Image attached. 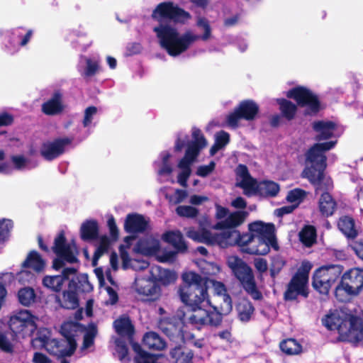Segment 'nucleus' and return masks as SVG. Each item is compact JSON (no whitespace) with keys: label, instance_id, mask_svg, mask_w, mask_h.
Returning a JSON list of instances; mask_svg holds the SVG:
<instances>
[{"label":"nucleus","instance_id":"39448f33","mask_svg":"<svg viewBox=\"0 0 363 363\" xmlns=\"http://www.w3.org/2000/svg\"><path fill=\"white\" fill-rule=\"evenodd\" d=\"M335 141L318 143L314 145L306 153L307 167L303 172V176L314 184H318V189L322 188V183L325 180L326 189L332 187L330 179H325L323 171L326 167L325 152L335 145Z\"/></svg>","mask_w":363,"mask_h":363},{"label":"nucleus","instance_id":"6e6552de","mask_svg":"<svg viewBox=\"0 0 363 363\" xmlns=\"http://www.w3.org/2000/svg\"><path fill=\"white\" fill-rule=\"evenodd\" d=\"M249 230L257 244L252 243L250 245V253L264 255L269 252L270 247L276 250L279 249L273 224L255 221L249 225Z\"/></svg>","mask_w":363,"mask_h":363},{"label":"nucleus","instance_id":"774afa93","mask_svg":"<svg viewBox=\"0 0 363 363\" xmlns=\"http://www.w3.org/2000/svg\"><path fill=\"white\" fill-rule=\"evenodd\" d=\"M254 265L256 269L262 274L267 270L268 264L266 259L263 258H256L254 260Z\"/></svg>","mask_w":363,"mask_h":363},{"label":"nucleus","instance_id":"c756f323","mask_svg":"<svg viewBox=\"0 0 363 363\" xmlns=\"http://www.w3.org/2000/svg\"><path fill=\"white\" fill-rule=\"evenodd\" d=\"M124 246L121 247V255L125 268H132L135 271L144 270L148 268L149 262L145 259H129L128 254L123 250Z\"/></svg>","mask_w":363,"mask_h":363},{"label":"nucleus","instance_id":"f03ea898","mask_svg":"<svg viewBox=\"0 0 363 363\" xmlns=\"http://www.w3.org/2000/svg\"><path fill=\"white\" fill-rule=\"evenodd\" d=\"M52 249L57 255L53 261V268L56 270L63 268V270L60 275L45 276L43 284L53 291H59L65 281L76 274L74 267H65V265L78 262L79 250L74 240H67L62 233L55 238Z\"/></svg>","mask_w":363,"mask_h":363},{"label":"nucleus","instance_id":"b1692460","mask_svg":"<svg viewBox=\"0 0 363 363\" xmlns=\"http://www.w3.org/2000/svg\"><path fill=\"white\" fill-rule=\"evenodd\" d=\"M313 129L316 133V140L318 141L331 138L335 135L336 125L330 121H318L313 123Z\"/></svg>","mask_w":363,"mask_h":363},{"label":"nucleus","instance_id":"f257e3e1","mask_svg":"<svg viewBox=\"0 0 363 363\" xmlns=\"http://www.w3.org/2000/svg\"><path fill=\"white\" fill-rule=\"evenodd\" d=\"M152 17L159 22L153 28L160 45L173 57L185 52L199 38L198 35L187 30L181 35L177 28L167 20L174 23H185L191 18V15L177 4L165 1L159 4L152 12Z\"/></svg>","mask_w":363,"mask_h":363},{"label":"nucleus","instance_id":"f3484780","mask_svg":"<svg viewBox=\"0 0 363 363\" xmlns=\"http://www.w3.org/2000/svg\"><path fill=\"white\" fill-rule=\"evenodd\" d=\"M134 251L146 256H155L161 262L171 261L175 255V252L172 251L163 250L160 240L152 235L140 240L135 246Z\"/></svg>","mask_w":363,"mask_h":363},{"label":"nucleus","instance_id":"c9c22d12","mask_svg":"<svg viewBox=\"0 0 363 363\" xmlns=\"http://www.w3.org/2000/svg\"><path fill=\"white\" fill-rule=\"evenodd\" d=\"M335 201L328 193H324L321 195L319 200V208L323 216H331L335 209Z\"/></svg>","mask_w":363,"mask_h":363},{"label":"nucleus","instance_id":"dca6fc26","mask_svg":"<svg viewBox=\"0 0 363 363\" xmlns=\"http://www.w3.org/2000/svg\"><path fill=\"white\" fill-rule=\"evenodd\" d=\"M312 268V265L309 262L304 261L302 262L297 273L290 281L288 289L285 293V298L287 300H294L298 295L304 297L308 296V273Z\"/></svg>","mask_w":363,"mask_h":363},{"label":"nucleus","instance_id":"3c124183","mask_svg":"<svg viewBox=\"0 0 363 363\" xmlns=\"http://www.w3.org/2000/svg\"><path fill=\"white\" fill-rule=\"evenodd\" d=\"M196 26L198 28L203 30V34L201 36H199V39H201L203 40H208L211 36V28L209 25L208 21L203 17H198L196 21Z\"/></svg>","mask_w":363,"mask_h":363},{"label":"nucleus","instance_id":"79ce46f5","mask_svg":"<svg viewBox=\"0 0 363 363\" xmlns=\"http://www.w3.org/2000/svg\"><path fill=\"white\" fill-rule=\"evenodd\" d=\"M18 298L23 306H30L35 302L36 294L33 288L24 287L18 291Z\"/></svg>","mask_w":363,"mask_h":363},{"label":"nucleus","instance_id":"680f3d73","mask_svg":"<svg viewBox=\"0 0 363 363\" xmlns=\"http://www.w3.org/2000/svg\"><path fill=\"white\" fill-rule=\"evenodd\" d=\"M285 262L284 260L280 257H275L272 259V264H271V275L272 277L276 276L280 270L282 269V267L284 266Z\"/></svg>","mask_w":363,"mask_h":363},{"label":"nucleus","instance_id":"338daca9","mask_svg":"<svg viewBox=\"0 0 363 363\" xmlns=\"http://www.w3.org/2000/svg\"><path fill=\"white\" fill-rule=\"evenodd\" d=\"M352 250L354 251L357 256L363 260V240L360 239L353 242L351 244Z\"/></svg>","mask_w":363,"mask_h":363},{"label":"nucleus","instance_id":"7c9ffc66","mask_svg":"<svg viewBox=\"0 0 363 363\" xmlns=\"http://www.w3.org/2000/svg\"><path fill=\"white\" fill-rule=\"evenodd\" d=\"M175 363H193L194 354L192 351L184 347H178L170 352Z\"/></svg>","mask_w":363,"mask_h":363},{"label":"nucleus","instance_id":"4c0bfd02","mask_svg":"<svg viewBox=\"0 0 363 363\" xmlns=\"http://www.w3.org/2000/svg\"><path fill=\"white\" fill-rule=\"evenodd\" d=\"M217 301L219 304L212 307L213 313H218L221 319L222 315H226L231 312L233 309L232 301L229 295H224L222 298H217Z\"/></svg>","mask_w":363,"mask_h":363},{"label":"nucleus","instance_id":"393cba45","mask_svg":"<svg viewBox=\"0 0 363 363\" xmlns=\"http://www.w3.org/2000/svg\"><path fill=\"white\" fill-rule=\"evenodd\" d=\"M148 228L146 219L138 214H130L125 222V229L128 233H142Z\"/></svg>","mask_w":363,"mask_h":363},{"label":"nucleus","instance_id":"5701e85b","mask_svg":"<svg viewBox=\"0 0 363 363\" xmlns=\"http://www.w3.org/2000/svg\"><path fill=\"white\" fill-rule=\"evenodd\" d=\"M70 143L71 140L69 138L45 142L41 147L40 153L45 159L52 160L62 155L65 151V146Z\"/></svg>","mask_w":363,"mask_h":363},{"label":"nucleus","instance_id":"ddd939ff","mask_svg":"<svg viewBox=\"0 0 363 363\" xmlns=\"http://www.w3.org/2000/svg\"><path fill=\"white\" fill-rule=\"evenodd\" d=\"M362 287L363 269H351L342 276L341 282L335 289V296L340 301H347L351 296L358 294Z\"/></svg>","mask_w":363,"mask_h":363},{"label":"nucleus","instance_id":"f704fd0d","mask_svg":"<svg viewBox=\"0 0 363 363\" xmlns=\"http://www.w3.org/2000/svg\"><path fill=\"white\" fill-rule=\"evenodd\" d=\"M116 333L121 336L130 337L133 333V326L127 317H121L114 322Z\"/></svg>","mask_w":363,"mask_h":363},{"label":"nucleus","instance_id":"a878e982","mask_svg":"<svg viewBox=\"0 0 363 363\" xmlns=\"http://www.w3.org/2000/svg\"><path fill=\"white\" fill-rule=\"evenodd\" d=\"M62 96L59 92H55L52 96L42 105V111L46 115H56L64 110Z\"/></svg>","mask_w":363,"mask_h":363},{"label":"nucleus","instance_id":"8fccbe9b","mask_svg":"<svg viewBox=\"0 0 363 363\" xmlns=\"http://www.w3.org/2000/svg\"><path fill=\"white\" fill-rule=\"evenodd\" d=\"M97 330L94 325H89L84 336V342L82 347V350H88L94 344V339L96 335Z\"/></svg>","mask_w":363,"mask_h":363},{"label":"nucleus","instance_id":"4468645a","mask_svg":"<svg viewBox=\"0 0 363 363\" xmlns=\"http://www.w3.org/2000/svg\"><path fill=\"white\" fill-rule=\"evenodd\" d=\"M38 318L28 310L14 311L10 316L9 327L17 338L30 337L37 329Z\"/></svg>","mask_w":363,"mask_h":363},{"label":"nucleus","instance_id":"0e129e2a","mask_svg":"<svg viewBox=\"0 0 363 363\" xmlns=\"http://www.w3.org/2000/svg\"><path fill=\"white\" fill-rule=\"evenodd\" d=\"M11 160L18 169H23L28 167V161L23 156H13Z\"/></svg>","mask_w":363,"mask_h":363},{"label":"nucleus","instance_id":"603ef678","mask_svg":"<svg viewBox=\"0 0 363 363\" xmlns=\"http://www.w3.org/2000/svg\"><path fill=\"white\" fill-rule=\"evenodd\" d=\"M199 267L201 269L203 274L206 275H216L220 272L218 266L212 262H206L201 259L197 262Z\"/></svg>","mask_w":363,"mask_h":363},{"label":"nucleus","instance_id":"49530a36","mask_svg":"<svg viewBox=\"0 0 363 363\" xmlns=\"http://www.w3.org/2000/svg\"><path fill=\"white\" fill-rule=\"evenodd\" d=\"M277 103L283 116L289 120L292 119L296 112V106L286 99H277Z\"/></svg>","mask_w":363,"mask_h":363},{"label":"nucleus","instance_id":"e2e57ef3","mask_svg":"<svg viewBox=\"0 0 363 363\" xmlns=\"http://www.w3.org/2000/svg\"><path fill=\"white\" fill-rule=\"evenodd\" d=\"M216 163L211 162L208 165H201L197 168V175L205 177L209 175L215 169Z\"/></svg>","mask_w":363,"mask_h":363},{"label":"nucleus","instance_id":"37998d69","mask_svg":"<svg viewBox=\"0 0 363 363\" xmlns=\"http://www.w3.org/2000/svg\"><path fill=\"white\" fill-rule=\"evenodd\" d=\"M338 228L348 238H354L357 234L354 220L350 217L340 218L338 221Z\"/></svg>","mask_w":363,"mask_h":363},{"label":"nucleus","instance_id":"58836bf2","mask_svg":"<svg viewBox=\"0 0 363 363\" xmlns=\"http://www.w3.org/2000/svg\"><path fill=\"white\" fill-rule=\"evenodd\" d=\"M280 349L288 355H296L302 352L301 345L294 339H287L280 343Z\"/></svg>","mask_w":363,"mask_h":363},{"label":"nucleus","instance_id":"de8ad7c7","mask_svg":"<svg viewBox=\"0 0 363 363\" xmlns=\"http://www.w3.org/2000/svg\"><path fill=\"white\" fill-rule=\"evenodd\" d=\"M215 144L210 150L211 155H214L220 149L226 145L229 142V134L224 131H220L216 135Z\"/></svg>","mask_w":363,"mask_h":363},{"label":"nucleus","instance_id":"e433bc0d","mask_svg":"<svg viewBox=\"0 0 363 363\" xmlns=\"http://www.w3.org/2000/svg\"><path fill=\"white\" fill-rule=\"evenodd\" d=\"M237 311L238 318L242 322H248L253 315L254 308L249 301L242 299L237 306Z\"/></svg>","mask_w":363,"mask_h":363},{"label":"nucleus","instance_id":"2eb2a0df","mask_svg":"<svg viewBox=\"0 0 363 363\" xmlns=\"http://www.w3.org/2000/svg\"><path fill=\"white\" fill-rule=\"evenodd\" d=\"M343 268L338 264L323 266L315 270L313 286L320 294H327L333 284L340 279Z\"/></svg>","mask_w":363,"mask_h":363},{"label":"nucleus","instance_id":"ea45409f","mask_svg":"<svg viewBox=\"0 0 363 363\" xmlns=\"http://www.w3.org/2000/svg\"><path fill=\"white\" fill-rule=\"evenodd\" d=\"M132 347L136 353L135 357V363H155L157 357L143 351L140 345L136 342H132Z\"/></svg>","mask_w":363,"mask_h":363},{"label":"nucleus","instance_id":"c85d7f7f","mask_svg":"<svg viewBox=\"0 0 363 363\" xmlns=\"http://www.w3.org/2000/svg\"><path fill=\"white\" fill-rule=\"evenodd\" d=\"M78 71L84 77H90L96 74L99 70L98 62L85 56L79 58Z\"/></svg>","mask_w":363,"mask_h":363},{"label":"nucleus","instance_id":"9b49d317","mask_svg":"<svg viewBox=\"0 0 363 363\" xmlns=\"http://www.w3.org/2000/svg\"><path fill=\"white\" fill-rule=\"evenodd\" d=\"M191 310L184 315V322L191 324L200 329L205 325H216L220 322V317L218 313H213L211 310V302L208 296H206L202 303L196 305H188Z\"/></svg>","mask_w":363,"mask_h":363},{"label":"nucleus","instance_id":"4be33fe9","mask_svg":"<svg viewBox=\"0 0 363 363\" xmlns=\"http://www.w3.org/2000/svg\"><path fill=\"white\" fill-rule=\"evenodd\" d=\"M171 157V154L167 151L162 152L157 160L155 162V166L161 182L169 181L174 184V179L171 177L173 172Z\"/></svg>","mask_w":363,"mask_h":363},{"label":"nucleus","instance_id":"412c9836","mask_svg":"<svg viewBox=\"0 0 363 363\" xmlns=\"http://www.w3.org/2000/svg\"><path fill=\"white\" fill-rule=\"evenodd\" d=\"M135 289L145 301H155L160 296V289L152 275L147 278L136 277Z\"/></svg>","mask_w":363,"mask_h":363},{"label":"nucleus","instance_id":"6ab92c4d","mask_svg":"<svg viewBox=\"0 0 363 363\" xmlns=\"http://www.w3.org/2000/svg\"><path fill=\"white\" fill-rule=\"evenodd\" d=\"M286 96L294 99L298 105L306 106L308 114L315 113L319 111L320 104L317 96L306 87L296 86L289 90Z\"/></svg>","mask_w":363,"mask_h":363},{"label":"nucleus","instance_id":"6e6d98bb","mask_svg":"<svg viewBox=\"0 0 363 363\" xmlns=\"http://www.w3.org/2000/svg\"><path fill=\"white\" fill-rule=\"evenodd\" d=\"M12 227L13 223L11 220L4 219L0 221V241H4L9 237Z\"/></svg>","mask_w":363,"mask_h":363},{"label":"nucleus","instance_id":"4d7b16f0","mask_svg":"<svg viewBox=\"0 0 363 363\" xmlns=\"http://www.w3.org/2000/svg\"><path fill=\"white\" fill-rule=\"evenodd\" d=\"M186 196L187 193L186 191L177 189L172 195H169L167 194L166 198L169 201L170 203L177 204L182 202Z\"/></svg>","mask_w":363,"mask_h":363},{"label":"nucleus","instance_id":"5fc2aeb1","mask_svg":"<svg viewBox=\"0 0 363 363\" xmlns=\"http://www.w3.org/2000/svg\"><path fill=\"white\" fill-rule=\"evenodd\" d=\"M176 212L179 216L186 218H195L199 213L196 208L190 206H179Z\"/></svg>","mask_w":363,"mask_h":363},{"label":"nucleus","instance_id":"72a5a7b5","mask_svg":"<svg viewBox=\"0 0 363 363\" xmlns=\"http://www.w3.org/2000/svg\"><path fill=\"white\" fill-rule=\"evenodd\" d=\"M56 301L59 303L61 307L67 309H73L78 306L77 294L72 291H64L62 296H57Z\"/></svg>","mask_w":363,"mask_h":363},{"label":"nucleus","instance_id":"a19ab883","mask_svg":"<svg viewBox=\"0 0 363 363\" xmlns=\"http://www.w3.org/2000/svg\"><path fill=\"white\" fill-rule=\"evenodd\" d=\"M45 264L44 260L36 252H31L23 263L24 267L31 268L38 272L44 269Z\"/></svg>","mask_w":363,"mask_h":363},{"label":"nucleus","instance_id":"bf43d9fd","mask_svg":"<svg viewBox=\"0 0 363 363\" xmlns=\"http://www.w3.org/2000/svg\"><path fill=\"white\" fill-rule=\"evenodd\" d=\"M96 113L97 108L94 106H89L85 109L84 119L82 121L84 127H88L91 123Z\"/></svg>","mask_w":363,"mask_h":363},{"label":"nucleus","instance_id":"69168bd1","mask_svg":"<svg viewBox=\"0 0 363 363\" xmlns=\"http://www.w3.org/2000/svg\"><path fill=\"white\" fill-rule=\"evenodd\" d=\"M18 279L22 284L30 283L34 279V275L29 271L25 269L18 274Z\"/></svg>","mask_w":363,"mask_h":363},{"label":"nucleus","instance_id":"0eeeda50","mask_svg":"<svg viewBox=\"0 0 363 363\" xmlns=\"http://www.w3.org/2000/svg\"><path fill=\"white\" fill-rule=\"evenodd\" d=\"M186 236L194 241L206 245H218L221 247L237 245L240 232L237 230H227L219 233H213L201 225L197 230L194 228L185 229Z\"/></svg>","mask_w":363,"mask_h":363},{"label":"nucleus","instance_id":"2f4dec72","mask_svg":"<svg viewBox=\"0 0 363 363\" xmlns=\"http://www.w3.org/2000/svg\"><path fill=\"white\" fill-rule=\"evenodd\" d=\"M144 345L151 350H162L166 347V342L154 332L147 333L143 337Z\"/></svg>","mask_w":363,"mask_h":363},{"label":"nucleus","instance_id":"1a4fd4ad","mask_svg":"<svg viewBox=\"0 0 363 363\" xmlns=\"http://www.w3.org/2000/svg\"><path fill=\"white\" fill-rule=\"evenodd\" d=\"M184 284L180 286L179 294L182 301L186 305H196L202 303L208 296L206 287L203 285V279L194 272L182 274Z\"/></svg>","mask_w":363,"mask_h":363},{"label":"nucleus","instance_id":"7ed1b4c3","mask_svg":"<svg viewBox=\"0 0 363 363\" xmlns=\"http://www.w3.org/2000/svg\"><path fill=\"white\" fill-rule=\"evenodd\" d=\"M322 321L329 330H337L341 340L355 344L359 332L362 328L363 311L357 309L352 311L345 307L330 311Z\"/></svg>","mask_w":363,"mask_h":363},{"label":"nucleus","instance_id":"052dcab7","mask_svg":"<svg viewBox=\"0 0 363 363\" xmlns=\"http://www.w3.org/2000/svg\"><path fill=\"white\" fill-rule=\"evenodd\" d=\"M208 283L211 284L216 294V298H222L224 295H228L224 284L220 281L208 280Z\"/></svg>","mask_w":363,"mask_h":363},{"label":"nucleus","instance_id":"a211bd4d","mask_svg":"<svg viewBox=\"0 0 363 363\" xmlns=\"http://www.w3.org/2000/svg\"><path fill=\"white\" fill-rule=\"evenodd\" d=\"M247 216V213L245 211H235L230 213L226 208L216 204L215 217L220 221L213 225L212 228L215 230H220L235 228L242 224Z\"/></svg>","mask_w":363,"mask_h":363},{"label":"nucleus","instance_id":"864d4df0","mask_svg":"<svg viewBox=\"0 0 363 363\" xmlns=\"http://www.w3.org/2000/svg\"><path fill=\"white\" fill-rule=\"evenodd\" d=\"M238 240V241L237 245L240 247H244L243 248L244 252L251 254L249 252V248H250V245H252V243L256 244L255 240H254L252 233H250V234L246 233V234H242V235H241L240 233V238Z\"/></svg>","mask_w":363,"mask_h":363},{"label":"nucleus","instance_id":"f8f14e48","mask_svg":"<svg viewBox=\"0 0 363 363\" xmlns=\"http://www.w3.org/2000/svg\"><path fill=\"white\" fill-rule=\"evenodd\" d=\"M228 264L246 292L255 300L261 299L262 296L257 287L251 268L235 256L229 257Z\"/></svg>","mask_w":363,"mask_h":363},{"label":"nucleus","instance_id":"bb28decb","mask_svg":"<svg viewBox=\"0 0 363 363\" xmlns=\"http://www.w3.org/2000/svg\"><path fill=\"white\" fill-rule=\"evenodd\" d=\"M162 240L171 244L178 252H185L187 245L184 240L182 233L179 230H169L162 235Z\"/></svg>","mask_w":363,"mask_h":363},{"label":"nucleus","instance_id":"13d9d810","mask_svg":"<svg viewBox=\"0 0 363 363\" xmlns=\"http://www.w3.org/2000/svg\"><path fill=\"white\" fill-rule=\"evenodd\" d=\"M116 352L121 361L128 360V348L126 345L119 340L116 341Z\"/></svg>","mask_w":363,"mask_h":363},{"label":"nucleus","instance_id":"cd10ccee","mask_svg":"<svg viewBox=\"0 0 363 363\" xmlns=\"http://www.w3.org/2000/svg\"><path fill=\"white\" fill-rule=\"evenodd\" d=\"M150 273L155 281H158L164 285L174 283L177 278L175 272L157 266L152 267Z\"/></svg>","mask_w":363,"mask_h":363},{"label":"nucleus","instance_id":"20e7f679","mask_svg":"<svg viewBox=\"0 0 363 363\" xmlns=\"http://www.w3.org/2000/svg\"><path fill=\"white\" fill-rule=\"evenodd\" d=\"M82 326L73 322H67L61 327V333L65 339L60 342L51 338V333L47 328H42L38 333V336L32 340L35 347H44L50 353L59 356H70L76 349L77 343L74 339Z\"/></svg>","mask_w":363,"mask_h":363},{"label":"nucleus","instance_id":"9d476101","mask_svg":"<svg viewBox=\"0 0 363 363\" xmlns=\"http://www.w3.org/2000/svg\"><path fill=\"white\" fill-rule=\"evenodd\" d=\"M192 137L193 143L189 145L184 157L178 164L179 172L177 181L184 187L186 186V182L191 174V164L196 160L200 150L207 145V142L199 129H192Z\"/></svg>","mask_w":363,"mask_h":363},{"label":"nucleus","instance_id":"473e14b6","mask_svg":"<svg viewBox=\"0 0 363 363\" xmlns=\"http://www.w3.org/2000/svg\"><path fill=\"white\" fill-rule=\"evenodd\" d=\"M98 233V223L94 220H87L82 223L80 228V235L82 240L94 239Z\"/></svg>","mask_w":363,"mask_h":363},{"label":"nucleus","instance_id":"c03bdc74","mask_svg":"<svg viewBox=\"0 0 363 363\" xmlns=\"http://www.w3.org/2000/svg\"><path fill=\"white\" fill-rule=\"evenodd\" d=\"M299 238L306 247L311 246L316 239L315 229L313 226H306L299 233Z\"/></svg>","mask_w":363,"mask_h":363},{"label":"nucleus","instance_id":"aec40b11","mask_svg":"<svg viewBox=\"0 0 363 363\" xmlns=\"http://www.w3.org/2000/svg\"><path fill=\"white\" fill-rule=\"evenodd\" d=\"M259 111L258 105L253 101L246 100L240 102L238 107L230 113L227 118L228 125L235 128L240 121L244 118L247 121L253 120Z\"/></svg>","mask_w":363,"mask_h":363},{"label":"nucleus","instance_id":"a18cd8bd","mask_svg":"<svg viewBox=\"0 0 363 363\" xmlns=\"http://www.w3.org/2000/svg\"><path fill=\"white\" fill-rule=\"evenodd\" d=\"M110 244L111 241L107 236L103 235L99 238L98 246L95 251L92 261V264L94 266H96L97 264V261L99 259V257L102 255L108 252Z\"/></svg>","mask_w":363,"mask_h":363},{"label":"nucleus","instance_id":"423d86ee","mask_svg":"<svg viewBox=\"0 0 363 363\" xmlns=\"http://www.w3.org/2000/svg\"><path fill=\"white\" fill-rule=\"evenodd\" d=\"M236 184L243 189L247 196L258 194L265 197H275L280 191L279 185L273 181L257 182L252 178L246 166L240 164L235 169Z\"/></svg>","mask_w":363,"mask_h":363},{"label":"nucleus","instance_id":"09e8293b","mask_svg":"<svg viewBox=\"0 0 363 363\" xmlns=\"http://www.w3.org/2000/svg\"><path fill=\"white\" fill-rule=\"evenodd\" d=\"M306 193L301 189H294L289 191L286 196V201L292 206H296V208L303 201Z\"/></svg>","mask_w":363,"mask_h":363}]
</instances>
